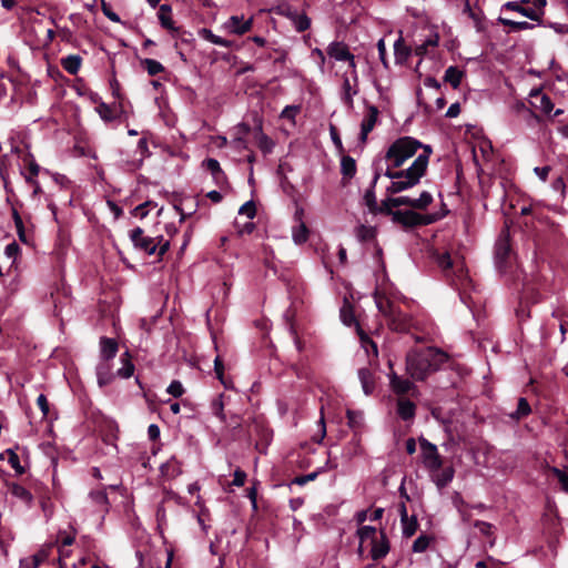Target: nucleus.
Segmentation results:
<instances>
[{
    "mask_svg": "<svg viewBox=\"0 0 568 568\" xmlns=\"http://www.w3.org/2000/svg\"><path fill=\"white\" fill-rule=\"evenodd\" d=\"M51 546L43 547L37 551L31 558L24 559L27 564L38 568L40 564L44 562L50 556Z\"/></svg>",
    "mask_w": 568,
    "mask_h": 568,
    "instance_id": "obj_33",
    "label": "nucleus"
},
{
    "mask_svg": "<svg viewBox=\"0 0 568 568\" xmlns=\"http://www.w3.org/2000/svg\"><path fill=\"white\" fill-rule=\"evenodd\" d=\"M245 479H246V474L243 470H241V469H236L234 471V478H233V483L232 484L234 486L241 487V486L244 485Z\"/></svg>",
    "mask_w": 568,
    "mask_h": 568,
    "instance_id": "obj_62",
    "label": "nucleus"
},
{
    "mask_svg": "<svg viewBox=\"0 0 568 568\" xmlns=\"http://www.w3.org/2000/svg\"><path fill=\"white\" fill-rule=\"evenodd\" d=\"M252 24V18H250L246 21H243V17L232 16L225 23V27L230 30V32L234 34H244L251 30Z\"/></svg>",
    "mask_w": 568,
    "mask_h": 568,
    "instance_id": "obj_14",
    "label": "nucleus"
},
{
    "mask_svg": "<svg viewBox=\"0 0 568 568\" xmlns=\"http://www.w3.org/2000/svg\"><path fill=\"white\" fill-rule=\"evenodd\" d=\"M434 262L444 272L446 276L450 273H462L464 263L460 258H453L449 252H434Z\"/></svg>",
    "mask_w": 568,
    "mask_h": 568,
    "instance_id": "obj_6",
    "label": "nucleus"
},
{
    "mask_svg": "<svg viewBox=\"0 0 568 568\" xmlns=\"http://www.w3.org/2000/svg\"><path fill=\"white\" fill-rule=\"evenodd\" d=\"M97 112L106 122H110V121H112L114 119V115H113V112H112L111 108L108 104H105L104 102H101L97 106Z\"/></svg>",
    "mask_w": 568,
    "mask_h": 568,
    "instance_id": "obj_48",
    "label": "nucleus"
},
{
    "mask_svg": "<svg viewBox=\"0 0 568 568\" xmlns=\"http://www.w3.org/2000/svg\"><path fill=\"white\" fill-rule=\"evenodd\" d=\"M121 361L123 363V366L120 369H118L116 375L122 377V378L131 377L133 375V372H134V365L130 361V355H129L128 352H125L121 356Z\"/></svg>",
    "mask_w": 568,
    "mask_h": 568,
    "instance_id": "obj_34",
    "label": "nucleus"
},
{
    "mask_svg": "<svg viewBox=\"0 0 568 568\" xmlns=\"http://www.w3.org/2000/svg\"><path fill=\"white\" fill-rule=\"evenodd\" d=\"M425 146L426 145L412 136H403L390 144L385 158L392 162L393 168H400L405 161L414 156L419 149L425 151Z\"/></svg>",
    "mask_w": 568,
    "mask_h": 568,
    "instance_id": "obj_3",
    "label": "nucleus"
},
{
    "mask_svg": "<svg viewBox=\"0 0 568 568\" xmlns=\"http://www.w3.org/2000/svg\"><path fill=\"white\" fill-rule=\"evenodd\" d=\"M298 110H300V108L296 105H287L282 111L281 118L293 121L295 115L297 114Z\"/></svg>",
    "mask_w": 568,
    "mask_h": 568,
    "instance_id": "obj_57",
    "label": "nucleus"
},
{
    "mask_svg": "<svg viewBox=\"0 0 568 568\" xmlns=\"http://www.w3.org/2000/svg\"><path fill=\"white\" fill-rule=\"evenodd\" d=\"M341 172L344 178L352 179L356 173V162L352 156L344 155L341 161Z\"/></svg>",
    "mask_w": 568,
    "mask_h": 568,
    "instance_id": "obj_31",
    "label": "nucleus"
},
{
    "mask_svg": "<svg viewBox=\"0 0 568 568\" xmlns=\"http://www.w3.org/2000/svg\"><path fill=\"white\" fill-rule=\"evenodd\" d=\"M130 240L135 248L152 255L156 252L158 244L155 239L144 236V231L141 227H135L130 232Z\"/></svg>",
    "mask_w": 568,
    "mask_h": 568,
    "instance_id": "obj_7",
    "label": "nucleus"
},
{
    "mask_svg": "<svg viewBox=\"0 0 568 568\" xmlns=\"http://www.w3.org/2000/svg\"><path fill=\"white\" fill-rule=\"evenodd\" d=\"M9 490L12 496L24 503L27 506H31L33 497L32 494L19 484H11Z\"/></svg>",
    "mask_w": 568,
    "mask_h": 568,
    "instance_id": "obj_24",
    "label": "nucleus"
},
{
    "mask_svg": "<svg viewBox=\"0 0 568 568\" xmlns=\"http://www.w3.org/2000/svg\"><path fill=\"white\" fill-rule=\"evenodd\" d=\"M529 103L532 108L540 110L541 112L549 114L554 109V104L550 98L541 92L540 89H532L530 91Z\"/></svg>",
    "mask_w": 568,
    "mask_h": 568,
    "instance_id": "obj_11",
    "label": "nucleus"
},
{
    "mask_svg": "<svg viewBox=\"0 0 568 568\" xmlns=\"http://www.w3.org/2000/svg\"><path fill=\"white\" fill-rule=\"evenodd\" d=\"M448 355L435 347L410 351L406 356V371L415 381H424L446 363Z\"/></svg>",
    "mask_w": 568,
    "mask_h": 568,
    "instance_id": "obj_1",
    "label": "nucleus"
},
{
    "mask_svg": "<svg viewBox=\"0 0 568 568\" xmlns=\"http://www.w3.org/2000/svg\"><path fill=\"white\" fill-rule=\"evenodd\" d=\"M144 69L148 71L150 75H156L164 70V67L156 60L153 59H144L141 61Z\"/></svg>",
    "mask_w": 568,
    "mask_h": 568,
    "instance_id": "obj_43",
    "label": "nucleus"
},
{
    "mask_svg": "<svg viewBox=\"0 0 568 568\" xmlns=\"http://www.w3.org/2000/svg\"><path fill=\"white\" fill-rule=\"evenodd\" d=\"M509 231L504 229L495 245V258L498 268H503L510 257Z\"/></svg>",
    "mask_w": 568,
    "mask_h": 568,
    "instance_id": "obj_8",
    "label": "nucleus"
},
{
    "mask_svg": "<svg viewBox=\"0 0 568 568\" xmlns=\"http://www.w3.org/2000/svg\"><path fill=\"white\" fill-rule=\"evenodd\" d=\"M286 16L292 20L294 28L303 32L311 27V19L305 13L287 12Z\"/></svg>",
    "mask_w": 568,
    "mask_h": 568,
    "instance_id": "obj_25",
    "label": "nucleus"
},
{
    "mask_svg": "<svg viewBox=\"0 0 568 568\" xmlns=\"http://www.w3.org/2000/svg\"><path fill=\"white\" fill-rule=\"evenodd\" d=\"M357 94V90L353 89L348 78L343 81V101L348 108H353V97Z\"/></svg>",
    "mask_w": 568,
    "mask_h": 568,
    "instance_id": "obj_38",
    "label": "nucleus"
},
{
    "mask_svg": "<svg viewBox=\"0 0 568 568\" xmlns=\"http://www.w3.org/2000/svg\"><path fill=\"white\" fill-rule=\"evenodd\" d=\"M239 214L246 215L248 219H253L256 214L255 204L253 201H247L244 203L240 210Z\"/></svg>",
    "mask_w": 568,
    "mask_h": 568,
    "instance_id": "obj_53",
    "label": "nucleus"
},
{
    "mask_svg": "<svg viewBox=\"0 0 568 568\" xmlns=\"http://www.w3.org/2000/svg\"><path fill=\"white\" fill-rule=\"evenodd\" d=\"M430 153V146H425V152L420 153L408 169L403 170V178L392 181L386 192L388 194H396L418 184L426 173Z\"/></svg>",
    "mask_w": 568,
    "mask_h": 568,
    "instance_id": "obj_2",
    "label": "nucleus"
},
{
    "mask_svg": "<svg viewBox=\"0 0 568 568\" xmlns=\"http://www.w3.org/2000/svg\"><path fill=\"white\" fill-rule=\"evenodd\" d=\"M377 50H378V55H379L381 62L387 69L388 68V61L386 59V45H385L384 39H379L378 40V42H377Z\"/></svg>",
    "mask_w": 568,
    "mask_h": 568,
    "instance_id": "obj_56",
    "label": "nucleus"
},
{
    "mask_svg": "<svg viewBox=\"0 0 568 568\" xmlns=\"http://www.w3.org/2000/svg\"><path fill=\"white\" fill-rule=\"evenodd\" d=\"M293 240L296 244H302L307 241L308 229L305 223L301 222L298 225L293 227L292 231Z\"/></svg>",
    "mask_w": 568,
    "mask_h": 568,
    "instance_id": "obj_37",
    "label": "nucleus"
},
{
    "mask_svg": "<svg viewBox=\"0 0 568 568\" xmlns=\"http://www.w3.org/2000/svg\"><path fill=\"white\" fill-rule=\"evenodd\" d=\"M419 446L423 454V463L425 467L430 471H438L443 466V459L438 454L436 445L432 444L425 438H419Z\"/></svg>",
    "mask_w": 568,
    "mask_h": 568,
    "instance_id": "obj_5",
    "label": "nucleus"
},
{
    "mask_svg": "<svg viewBox=\"0 0 568 568\" xmlns=\"http://www.w3.org/2000/svg\"><path fill=\"white\" fill-rule=\"evenodd\" d=\"M390 386L399 395L407 394L414 388V384L409 379L397 376L395 373L390 376Z\"/></svg>",
    "mask_w": 568,
    "mask_h": 568,
    "instance_id": "obj_20",
    "label": "nucleus"
},
{
    "mask_svg": "<svg viewBox=\"0 0 568 568\" xmlns=\"http://www.w3.org/2000/svg\"><path fill=\"white\" fill-rule=\"evenodd\" d=\"M357 374L364 393L366 395L372 394L375 388V379L373 372L367 367H363L358 369Z\"/></svg>",
    "mask_w": 568,
    "mask_h": 568,
    "instance_id": "obj_21",
    "label": "nucleus"
},
{
    "mask_svg": "<svg viewBox=\"0 0 568 568\" xmlns=\"http://www.w3.org/2000/svg\"><path fill=\"white\" fill-rule=\"evenodd\" d=\"M378 108L375 105L367 106V113L365 114L362 124H361V134L359 141L365 144L367 141L368 133L374 129L377 120H378Z\"/></svg>",
    "mask_w": 568,
    "mask_h": 568,
    "instance_id": "obj_10",
    "label": "nucleus"
},
{
    "mask_svg": "<svg viewBox=\"0 0 568 568\" xmlns=\"http://www.w3.org/2000/svg\"><path fill=\"white\" fill-rule=\"evenodd\" d=\"M4 253L10 258L16 257L19 253V245L16 242L8 244L6 246Z\"/></svg>",
    "mask_w": 568,
    "mask_h": 568,
    "instance_id": "obj_64",
    "label": "nucleus"
},
{
    "mask_svg": "<svg viewBox=\"0 0 568 568\" xmlns=\"http://www.w3.org/2000/svg\"><path fill=\"white\" fill-rule=\"evenodd\" d=\"M550 470L557 477L558 481L561 485L562 490L568 493V475L564 470H561L557 467H552Z\"/></svg>",
    "mask_w": 568,
    "mask_h": 568,
    "instance_id": "obj_49",
    "label": "nucleus"
},
{
    "mask_svg": "<svg viewBox=\"0 0 568 568\" xmlns=\"http://www.w3.org/2000/svg\"><path fill=\"white\" fill-rule=\"evenodd\" d=\"M416 406L408 399H399L397 403V413L404 420H409L415 416Z\"/></svg>",
    "mask_w": 568,
    "mask_h": 568,
    "instance_id": "obj_23",
    "label": "nucleus"
},
{
    "mask_svg": "<svg viewBox=\"0 0 568 568\" xmlns=\"http://www.w3.org/2000/svg\"><path fill=\"white\" fill-rule=\"evenodd\" d=\"M348 426L352 428H359L363 424V414L348 409L346 413Z\"/></svg>",
    "mask_w": 568,
    "mask_h": 568,
    "instance_id": "obj_47",
    "label": "nucleus"
},
{
    "mask_svg": "<svg viewBox=\"0 0 568 568\" xmlns=\"http://www.w3.org/2000/svg\"><path fill=\"white\" fill-rule=\"evenodd\" d=\"M371 545V556L373 560L383 559L389 552V541L384 530L378 532V537L374 539Z\"/></svg>",
    "mask_w": 568,
    "mask_h": 568,
    "instance_id": "obj_12",
    "label": "nucleus"
},
{
    "mask_svg": "<svg viewBox=\"0 0 568 568\" xmlns=\"http://www.w3.org/2000/svg\"><path fill=\"white\" fill-rule=\"evenodd\" d=\"M357 535L361 539V544H363L366 540H369L372 542L374 539L378 537L376 528L373 526H362L357 530Z\"/></svg>",
    "mask_w": 568,
    "mask_h": 568,
    "instance_id": "obj_41",
    "label": "nucleus"
},
{
    "mask_svg": "<svg viewBox=\"0 0 568 568\" xmlns=\"http://www.w3.org/2000/svg\"><path fill=\"white\" fill-rule=\"evenodd\" d=\"M24 161L28 162V171H22V175L28 184L36 183L38 181L36 178L40 172V166L31 155Z\"/></svg>",
    "mask_w": 568,
    "mask_h": 568,
    "instance_id": "obj_27",
    "label": "nucleus"
},
{
    "mask_svg": "<svg viewBox=\"0 0 568 568\" xmlns=\"http://www.w3.org/2000/svg\"><path fill=\"white\" fill-rule=\"evenodd\" d=\"M4 454L8 456V463L16 470V473L18 475L24 474V468L20 464L19 456L12 449H7Z\"/></svg>",
    "mask_w": 568,
    "mask_h": 568,
    "instance_id": "obj_44",
    "label": "nucleus"
},
{
    "mask_svg": "<svg viewBox=\"0 0 568 568\" xmlns=\"http://www.w3.org/2000/svg\"><path fill=\"white\" fill-rule=\"evenodd\" d=\"M387 324L393 331L407 332L410 327V317L397 307L395 314L387 318Z\"/></svg>",
    "mask_w": 568,
    "mask_h": 568,
    "instance_id": "obj_13",
    "label": "nucleus"
},
{
    "mask_svg": "<svg viewBox=\"0 0 568 568\" xmlns=\"http://www.w3.org/2000/svg\"><path fill=\"white\" fill-rule=\"evenodd\" d=\"M223 369H224V366H223V362L222 359L217 356L215 359H214V371L216 373V376L217 378L224 384V381H223Z\"/></svg>",
    "mask_w": 568,
    "mask_h": 568,
    "instance_id": "obj_63",
    "label": "nucleus"
},
{
    "mask_svg": "<svg viewBox=\"0 0 568 568\" xmlns=\"http://www.w3.org/2000/svg\"><path fill=\"white\" fill-rule=\"evenodd\" d=\"M388 203L393 206H412L414 207L413 199L408 196L388 197Z\"/></svg>",
    "mask_w": 568,
    "mask_h": 568,
    "instance_id": "obj_52",
    "label": "nucleus"
},
{
    "mask_svg": "<svg viewBox=\"0 0 568 568\" xmlns=\"http://www.w3.org/2000/svg\"><path fill=\"white\" fill-rule=\"evenodd\" d=\"M101 357L104 361H109L116 355L118 343L114 338L101 337L100 339Z\"/></svg>",
    "mask_w": 568,
    "mask_h": 568,
    "instance_id": "obj_19",
    "label": "nucleus"
},
{
    "mask_svg": "<svg viewBox=\"0 0 568 568\" xmlns=\"http://www.w3.org/2000/svg\"><path fill=\"white\" fill-rule=\"evenodd\" d=\"M374 234H375V231L373 227H367V226L362 225L358 229V237L362 241H368V240L373 239Z\"/></svg>",
    "mask_w": 568,
    "mask_h": 568,
    "instance_id": "obj_59",
    "label": "nucleus"
},
{
    "mask_svg": "<svg viewBox=\"0 0 568 568\" xmlns=\"http://www.w3.org/2000/svg\"><path fill=\"white\" fill-rule=\"evenodd\" d=\"M531 409L526 398L520 397L518 399L517 409L509 414L513 419H521L530 414Z\"/></svg>",
    "mask_w": 568,
    "mask_h": 568,
    "instance_id": "obj_36",
    "label": "nucleus"
},
{
    "mask_svg": "<svg viewBox=\"0 0 568 568\" xmlns=\"http://www.w3.org/2000/svg\"><path fill=\"white\" fill-rule=\"evenodd\" d=\"M37 404H38L39 408L41 409L43 416H47L49 413V403H48L45 395L40 394L37 398Z\"/></svg>",
    "mask_w": 568,
    "mask_h": 568,
    "instance_id": "obj_61",
    "label": "nucleus"
},
{
    "mask_svg": "<svg viewBox=\"0 0 568 568\" xmlns=\"http://www.w3.org/2000/svg\"><path fill=\"white\" fill-rule=\"evenodd\" d=\"M159 20L163 28L168 30H175L171 18V7L169 4H161L159 8Z\"/></svg>",
    "mask_w": 568,
    "mask_h": 568,
    "instance_id": "obj_28",
    "label": "nucleus"
},
{
    "mask_svg": "<svg viewBox=\"0 0 568 568\" xmlns=\"http://www.w3.org/2000/svg\"><path fill=\"white\" fill-rule=\"evenodd\" d=\"M327 54L337 61H345L352 58L347 45L342 42H332L327 48Z\"/></svg>",
    "mask_w": 568,
    "mask_h": 568,
    "instance_id": "obj_16",
    "label": "nucleus"
},
{
    "mask_svg": "<svg viewBox=\"0 0 568 568\" xmlns=\"http://www.w3.org/2000/svg\"><path fill=\"white\" fill-rule=\"evenodd\" d=\"M329 134H331L332 141H333L334 145L336 146V149L339 152H343L344 149H343L342 140L339 138L336 126L333 124L329 125Z\"/></svg>",
    "mask_w": 568,
    "mask_h": 568,
    "instance_id": "obj_54",
    "label": "nucleus"
},
{
    "mask_svg": "<svg viewBox=\"0 0 568 568\" xmlns=\"http://www.w3.org/2000/svg\"><path fill=\"white\" fill-rule=\"evenodd\" d=\"M203 165L211 172L212 175L222 176V169L217 160L207 159L203 162Z\"/></svg>",
    "mask_w": 568,
    "mask_h": 568,
    "instance_id": "obj_50",
    "label": "nucleus"
},
{
    "mask_svg": "<svg viewBox=\"0 0 568 568\" xmlns=\"http://www.w3.org/2000/svg\"><path fill=\"white\" fill-rule=\"evenodd\" d=\"M258 146L262 151L268 153L272 150L273 143L265 134L261 133L258 138Z\"/></svg>",
    "mask_w": 568,
    "mask_h": 568,
    "instance_id": "obj_58",
    "label": "nucleus"
},
{
    "mask_svg": "<svg viewBox=\"0 0 568 568\" xmlns=\"http://www.w3.org/2000/svg\"><path fill=\"white\" fill-rule=\"evenodd\" d=\"M318 473L317 471H313V473H310L307 475H304V476H297L293 479V484H296V485H305L306 483L311 481V480H314L316 477H317Z\"/></svg>",
    "mask_w": 568,
    "mask_h": 568,
    "instance_id": "obj_60",
    "label": "nucleus"
},
{
    "mask_svg": "<svg viewBox=\"0 0 568 568\" xmlns=\"http://www.w3.org/2000/svg\"><path fill=\"white\" fill-rule=\"evenodd\" d=\"M498 21L504 27H508L509 31H511V32H517V31L528 30V29L534 28V24L529 23L527 21H514L510 19L501 18V17L498 19Z\"/></svg>",
    "mask_w": 568,
    "mask_h": 568,
    "instance_id": "obj_29",
    "label": "nucleus"
},
{
    "mask_svg": "<svg viewBox=\"0 0 568 568\" xmlns=\"http://www.w3.org/2000/svg\"><path fill=\"white\" fill-rule=\"evenodd\" d=\"M410 48L404 43V39L399 37L394 43V55L395 61L398 64H403L407 61L410 55Z\"/></svg>",
    "mask_w": 568,
    "mask_h": 568,
    "instance_id": "obj_22",
    "label": "nucleus"
},
{
    "mask_svg": "<svg viewBox=\"0 0 568 568\" xmlns=\"http://www.w3.org/2000/svg\"><path fill=\"white\" fill-rule=\"evenodd\" d=\"M433 539L432 536L425 534L420 535L414 540L412 551L417 554L426 551Z\"/></svg>",
    "mask_w": 568,
    "mask_h": 568,
    "instance_id": "obj_35",
    "label": "nucleus"
},
{
    "mask_svg": "<svg viewBox=\"0 0 568 568\" xmlns=\"http://www.w3.org/2000/svg\"><path fill=\"white\" fill-rule=\"evenodd\" d=\"M211 409L212 413L221 420L225 422L226 416L224 414V403H223V395H219L216 398H214L211 403Z\"/></svg>",
    "mask_w": 568,
    "mask_h": 568,
    "instance_id": "obj_40",
    "label": "nucleus"
},
{
    "mask_svg": "<svg viewBox=\"0 0 568 568\" xmlns=\"http://www.w3.org/2000/svg\"><path fill=\"white\" fill-rule=\"evenodd\" d=\"M393 220L408 227L425 225L433 222L429 216H424L414 211H395V213H393Z\"/></svg>",
    "mask_w": 568,
    "mask_h": 568,
    "instance_id": "obj_9",
    "label": "nucleus"
},
{
    "mask_svg": "<svg viewBox=\"0 0 568 568\" xmlns=\"http://www.w3.org/2000/svg\"><path fill=\"white\" fill-rule=\"evenodd\" d=\"M166 392H168L170 395H172L173 397L179 398V397H181V396L184 394V392H185V390H184V387H183V385L181 384V382H179V381H173V382L169 385V387H168Z\"/></svg>",
    "mask_w": 568,
    "mask_h": 568,
    "instance_id": "obj_51",
    "label": "nucleus"
},
{
    "mask_svg": "<svg viewBox=\"0 0 568 568\" xmlns=\"http://www.w3.org/2000/svg\"><path fill=\"white\" fill-rule=\"evenodd\" d=\"M546 6L547 0H534V8L525 7L521 2L508 1L504 4V8L516 11L531 21H536L538 24H541Z\"/></svg>",
    "mask_w": 568,
    "mask_h": 568,
    "instance_id": "obj_4",
    "label": "nucleus"
},
{
    "mask_svg": "<svg viewBox=\"0 0 568 568\" xmlns=\"http://www.w3.org/2000/svg\"><path fill=\"white\" fill-rule=\"evenodd\" d=\"M151 204H152V202H151V201H146V202H144V203H142V204H140V205L135 206V207L132 210V214H133L134 216L140 217V219H144V217L148 215V213H149V212H148V210H146V207H148L149 205H151Z\"/></svg>",
    "mask_w": 568,
    "mask_h": 568,
    "instance_id": "obj_55",
    "label": "nucleus"
},
{
    "mask_svg": "<svg viewBox=\"0 0 568 568\" xmlns=\"http://www.w3.org/2000/svg\"><path fill=\"white\" fill-rule=\"evenodd\" d=\"M433 201V196L429 192L424 191L420 193L419 197L413 199L414 209L425 210Z\"/></svg>",
    "mask_w": 568,
    "mask_h": 568,
    "instance_id": "obj_45",
    "label": "nucleus"
},
{
    "mask_svg": "<svg viewBox=\"0 0 568 568\" xmlns=\"http://www.w3.org/2000/svg\"><path fill=\"white\" fill-rule=\"evenodd\" d=\"M202 34L205 40L210 41L220 47L230 48L232 45V41L221 38L220 36L214 34L209 29H203Z\"/></svg>",
    "mask_w": 568,
    "mask_h": 568,
    "instance_id": "obj_39",
    "label": "nucleus"
},
{
    "mask_svg": "<svg viewBox=\"0 0 568 568\" xmlns=\"http://www.w3.org/2000/svg\"><path fill=\"white\" fill-rule=\"evenodd\" d=\"M463 72L457 67H449L445 71L444 80L454 89H457L462 82Z\"/></svg>",
    "mask_w": 568,
    "mask_h": 568,
    "instance_id": "obj_30",
    "label": "nucleus"
},
{
    "mask_svg": "<svg viewBox=\"0 0 568 568\" xmlns=\"http://www.w3.org/2000/svg\"><path fill=\"white\" fill-rule=\"evenodd\" d=\"M97 376L99 385L105 386L113 379V375L110 373V367L106 363H101L97 368Z\"/></svg>",
    "mask_w": 568,
    "mask_h": 568,
    "instance_id": "obj_32",
    "label": "nucleus"
},
{
    "mask_svg": "<svg viewBox=\"0 0 568 568\" xmlns=\"http://www.w3.org/2000/svg\"><path fill=\"white\" fill-rule=\"evenodd\" d=\"M432 474V479L438 489L446 487L454 478L455 470L453 467H446L443 470H438Z\"/></svg>",
    "mask_w": 568,
    "mask_h": 568,
    "instance_id": "obj_17",
    "label": "nucleus"
},
{
    "mask_svg": "<svg viewBox=\"0 0 568 568\" xmlns=\"http://www.w3.org/2000/svg\"><path fill=\"white\" fill-rule=\"evenodd\" d=\"M82 59L77 54H70L61 60V65L63 69L74 75L79 72L81 67Z\"/></svg>",
    "mask_w": 568,
    "mask_h": 568,
    "instance_id": "obj_26",
    "label": "nucleus"
},
{
    "mask_svg": "<svg viewBox=\"0 0 568 568\" xmlns=\"http://www.w3.org/2000/svg\"><path fill=\"white\" fill-rule=\"evenodd\" d=\"M379 178H381V173L378 171H375L371 186H369V189L366 190V192L364 194V202L372 213L377 212L378 205H377L376 196H375V186H376V183Z\"/></svg>",
    "mask_w": 568,
    "mask_h": 568,
    "instance_id": "obj_18",
    "label": "nucleus"
},
{
    "mask_svg": "<svg viewBox=\"0 0 568 568\" xmlns=\"http://www.w3.org/2000/svg\"><path fill=\"white\" fill-rule=\"evenodd\" d=\"M374 298L379 313H382L386 320L395 314L397 306L385 295L376 292Z\"/></svg>",
    "mask_w": 568,
    "mask_h": 568,
    "instance_id": "obj_15",
    "label": "nucleus"
},
{
    "mask_svg": "<svg viewBox=\"0 0 568 568\" xmlns=\"http://www.w3.org/2000/svg\"><path fill=\"white\" fill-rule=\"evenodd\" d=\"M89 497L91 498V500L94 504L102 506L104 508V510L108 511L109 500H108V496H106V493L104 489L92 490L90 493Z\"/></svg>",
    "mask_w": 568,
    "mask_h": 568,
    "instance_id": "obj_42",
    "label": "nucleus"
},
{
    "mask_svg": "<svg viewBox=\"0 0 568 568\" xmlns=\"http://www.w3.org/2000/svg\"><path fill=\"white\" fill-rule=\"evenodd\" d=\"M402 526H403L404 537L409 538L416 532V530L418 528L417 518L415 516H413V517H410V519L403 521Z\"/></svg>",
    "mask_w": 568,
    "mask_h": 568,
    "instance_id": "obj_46",
    "label": "nucleus"
}]
</instances>
